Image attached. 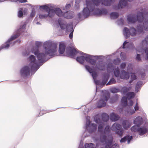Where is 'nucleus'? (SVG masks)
<instances>
[{
    "label": "nucleus",
    "instance_id": "nucleus-1",
    "mask_svg": "<svg viewBox=\"0 0 148 148\" xmlns=\"http://www.w3.org/2000/svg\"><path fill=\"white\" fill-rule=\"evenodd\" d=\"M42 44L40 42H36L35 43L36 47H34L32 49L33 53L37 56L39 62H45L46 60V55L53 56L56 55L57 50L58 44L55 42L47 41L45 42L43 44L44 49L45 50V54L40 53L38 48L42 45Z\"/></svg>",
    "mask_w": 148,
    "mask_h": 148
},
{
    "label": "nucleus",
    "instance_id": "nucleus-2",
    "mask_svg": "<svg viewBox=\"0 0 148 148\" xmlns=\"http://www.w3.org/2000/svg\"><path fill=\"white\" fill-rule=\"evenodd\" d=\"M140 10L141 11L138 12L136 16L134 14H129L127 18L129 23H133L137 21L141 23L144 20L142 26L140 25L137 26V32L139 34L143 32V28L145 31L148 30V12H146L145 9L140 8Z\"/></svg>",
    "mask_w": 148,
    "mask_h": 148
},
{
    "label": "nucleus",
    "instance_id": "nucleus-3",
    "mask_svg": "<svg viewBox=\"0 0 148 148\" xmlns=\"http://www.w3.org/2000/svg\"><path fill=\"white\" fill-rule=\"evenodd\" d=\"M29 59L30 62L29 66L31 67V69L28 66H26L22 68L20 71L21 75L23 77H26L29 75L31 70H35L36 71L39 68L38 66L39 61L38 62L36 60L34 55H30Z\"/></svg>",
    "mask_w": 148,
    "mask_h": 148
},
{
    "label": "nucleus",
    "instance_id": "nucleus-4",
    "mask_svg": "<svg viewBox=\"0 0 148 148\" xmlns=\"http://www.w3.org/2000/svg\"><path fill=\"white\" fill-rule=\"evenodd\" d=\"M92 2L97 6H98L101 2L102 4L105 5L109 6L110 3L108 1L105 0L102 2L101 0H86V4L87 7L85 8L83 10V16L87 18L90 15V11H92L94 9V6L92 4Z\"/></svg>",
    "mask_w": 148,
    "mask_h": 148
},
{
    "label": "nucleus",
    "instance_id": "nucleus-5",
    "mask_svg": "<svg viewBox=\"0 0 148 148\" xmlns=\"http://www.w3.org/2000/svg\"><path fill=\"white\" fill-rule=\"evenodd\" d=\"M66 53L68 56L73 58L77 53H78L82 56H79L77 57L76 60L79 63L83 64L85 60V55L86 54L76 50L74 48L71 47H68L66 50Z\"/></svg>",
    "mask_w": 148,
    "mask_h": 148
},
{
    "label": "nucleus",
    "instance_id": "nucleus-6",
    "mask_svg": "<svg viewBox=\"0 0 148 148\" xmlns=\"http://www.w3.org/2000/svg\"><path fill=\"white\" fill-rule=\"evenodd\" d=\"M130 31L129 29L125 27L123 29V34L126 37V38L128 37L130 35L134 36L136 35L137 33L136 30L134 27H131L130 29Z\"/></svg>",
    "mask_w": 148,
    "mask_h": 148
},
{
    "label": "nucleus",
    "instance_id": "nucleus-7",
    "mask_svg": "<svg viewBox=\"0 0 148 148\" xmlns=\"http://www.w3.org/2000/svg\"><path fill=\"white\" fill-rule=\"evenodd\" d=\"M110 97V95H103L101 99L97 103V107L100 108L105 106L106 105V102Z\"/></svg>",
    "mask_w": 148,
    "mask_h": 148
},
{
    "label": "nucleus",
    "instance_id": "nucleus-8",
    "mask_svg": "<svg viewBox=\"0 0 148 148\" xmlns=\"http://www.w3.org/2000/svg\"><path fill=\"white\" fill-rule=\"evenodd\" d=\"M95 121L97 123L99 124L98 128V131L100 132H102L103 131V123L102 121L99 118L98 115H95L94 117Z\"/></svg>",
    "mask_w": 148,
    "mask_h": 148
},
{
    "label": "nucleus",
    "instance_id": "nucleus-9",
    "mask_svg": "<svg viewBox=\"0 0 148 148\" xmlns=\"http://www.w3.org/2000/svg\"><path fill=\"white\" fill-rule=\"evenodd\" d=\"M20 34L19 33H17L15 35H14L10 38V39L6 42L5 44L1 46V47L2 48H8L9 47L10 45V42L12 40H13L17 38H18Z\"/></svg>",
    "mask_w": 148,
    "mask_h": 148
},
{
    "label": "nucleus",
    "instance_id": "nucleus-10",
    "mask_svg": "<svg viewBox=\"0 0 148 148\" xmlns=\"http://www.w3.org/2000/svg\"><path fill=\"white\" fill-rule=\"evenodd\" d=\"M66 45L64 42H59L58 51L60 54H63L65 52V49L66 50V49L68 47H67L66 48ZM65 51H66V50ZM65 55L68 56L66 54V52H65Z\"/></svg>",
    "mask_w": 148,
    "mask_h": 148
},
{
    "label": "nucleus",
    "instance_id": "nucleus-11",
    "mask_svg": "<svg viewBox=\"0 0 148 148\" xmlns=\"http://www.w3.org/2000/svg\"><path fill=\"white\" fill-rule=\"evenodd\" d=\"M85 67L86 69L90 73H92V75L94 79H95L97 77V74L95 71H94L88 65H85Z\"/></svg>",
    "mask_w": 148,
    "mask_h": 148
},
{
    "label": "nucleus",
    "instance_id": "nucleus-12",
    "mask_svg": "<svg viewBox=\"0 0 148 148\" xmlns=\"http://www.w3.org/2000/svg\"><path fill=\"white\" fill-rule=\"evenodd\" d=\"M133 0H121L118 4V8H122L126 6L127 4V1H131Z\"/></svg>",
    "mask_w": 148,
    "mask_h": 148
},
{
    "label": "nucleus",
    "instance_id": "nucleus-13",
    "mask_svg": "<svg viewBox=\"0 0 148 148\" xmlns=\"http://www.w3.org/2000/svg\"><path fill=\"white\" fill-rule=\"evenodd\" d=\"M147 131L148 129L145 127H139L138 129V133L139 135L142 136L145 134L147 132Z\"/></svg>",
    "mask_w": 148,
    "mask_h": 148
},
{
    "label": "nucleus",
    "instance_id": "nucleus-14",
    "mask_svg": "<svg viewBox=\"0 0 148 148\" xmlns=\"http://www.w3.org/2000/svg\"><path fill=\"white\" fill-rule=\"evenodd\" d=\"M120 77L122 79H128L129 78V75L128 72L123 70L121 72Z\"/></svg>",
    "mask_w": 148,
    "mask_h": 148
},
{
    "label": "nucleus",
    "instance_id": "nucleus-15",
    "mask_svg": "<svg viewBox=\"0 0 148 148\" xmlns=\"http://www.w3.org/2000/svg\"><path fill=\"white\" fill-rule=\"evenodd\" d=\"M134 123L138 126L141 125L143 123L142 118L140 116L137 117L134 120Z\"/></svg>",
    "mask_w": 148,
    "mask_h": 148
},
{
    "label": "nucleus",
    "instance_id": "nucleus-16",
    "mask_svg": "<svg viewBox=\"0 0 148 148\" xmlns=\"http://www.w3.org/2000/svg\"><path fill=\"white\" fill-rule=\"evenodd\" d=\"M132 138V136H130L129 135H127L121 138L120 140V142L121 143H123L126 142L127 140L128 144H129L130 140Z\"/></svg>",
    "mask_w": 148,
    "mask_h": 148
},
{
    "label": "nucleus",
    "instance_id": "nucleus-17",
    "mask_svg": "<svg viewBox=\"0 0 148 148\" xmlns=\"http://www.w3.org/2000/svg\"><path fill=\"white\" fill-rule=\"evenodd\" d=\"M121 128V126L119 124L115 123H114L111 127V130L113 131H116L120 130Z\"/></svg>",
    "mask_w": 148,
    "mask_h": 148
},
{
    "label": "nucleus",
    "instance_id": "nucleus-18",
    "mask_svg": "<svg viewBox=\"0 0 148 148\" xmlns=\"http://www.w3.org/2000/svg\"><path fill=\"white\" fill-rule=\"evenodd\" d=\"M97 129V125L94 123H92L91 124L90 127L87 128L89 132L90 133L95 132L96 131Z\"/></svg>",
    "mask_w": 148,
    "mask_h": 148
},
{
    "label": "nucleus",
    "instance_id": "nucleus-19",
    "mask_svg": "<svg viewBox=\"0 0 148 148\" xmlns=\"http://www.w3.org/2000/svg\"><path fill=\"white\" fill-rule=\"evenodd\" d=\"M73 12L71 11H68L65 12L63 15L64 17L67 19H70L73 17Z\"/></svg>",
    "mask_w": 148,
    "mask_h": 148
},
{
    "label": "nucleus",
    "instance_id": "nucleus-20",
    "mask_svg": "<svg viewBox=\"0 0 148 148\" xmlns=\"http://www.w3.org/2000/svg\"><path fill=\"white\" fill-rule=\"evenodd\" d=\"M107 13L106 10L105 9H102L101 10L99 9H97L95 13L98 15H100L102 14H106Z\"/></svg>",
    "mask_w": 148,
    "mask_h": 148
},
{
    "label": "nucleus",
    "instance_id": "nucleus-21",
    "mask_svg": "<svg viewBox=\"0 0 148 148\" xmlns=\"http://www.w3.org/2000/svg\"><path fill=\"white\" fill-rule=\"evenodd\" d=\"M110 118L112 121H115L118 120L119 117L118 115L112 113L110 115Z\"/></svg>",
    "mask_w": 148,
    "mask_h": 148
},
{
    "label": "nucleus",
    "instance_id": "nucleus-22",
    "mask_svg": "<svg viewBox=\"0 0 148 148\" xmlns=\"http://www.w3.org/2000/svg\"><path fill=\"white\" fill-rule=\"evenodd\" d=\"M132 88V87L131 86L128 88L127 86H125L122 88L121 91L123 94L125 95L127 94V92L131 89Z\"/></svg>",
    "mask_w": 148,
    "mask_h": 148
},
{
    "label": "nucleus",
    "instance_id": "nucleus-23",
    "mask_svg": "<svg viewBox=\"0 0 148 148\" xmlns=\"http://www.w3.org/2000/svg\"><path fill=\"white\" fill-rule=\"evenodd\" d=\"M122 125L124 128L126 130L131 125V123L127 120H125L123 121Z\"/></svg>",
    "mask_w": 148,
    "mask_h": 148
},
{
    "label": "nucleus",
    "instance_id": "nucleus-24",
    "mask_svg": "<svg viewBox=\"0 0 148 148\" xmlns=\"http://www.w3.org/2000/svg\"><path fill=\"white\" fill-rule=\"evenodd\" d=\"M55 13L58 16L61 17L63 16V14L61 9L59 8H57L54 9Z\"/></svg>",
    "mask_w": 148,
    "mask_h": 148
},
{
    "label": "nucleus",
    "instance_id": "nucleus-25",
    "mask_svg": "<svg viewBox=\"0 0 148 148\" xmlns=\"http://www.w3.org/2000/svg\"><path fill=\"white\" fill-rule=\"evenodd\" d=\"M102 120L104 122H107L109 119V116L108 115L105 113H103L101 115Z\"/></svg>",
    "mask_w": 148,
    "mask_h": 148
},
{
    "label": "nucleus",
    "instance_id": "nucleus-26",
    "mask_svg": "<svg viewBox=\"0 0 148 148\" xmlns=\"http://www.w3.org/2000/svg\"><path fill=\"white\" fill-rule=\"evenodd\" d=\"M137 79V77L135 75V73H131L130 75V80L129 81V83H131L134 80Z\"/></svg>",
    "mask_w": 148,
    "mask_h": 148
},
{
    "label": "nucleus",
    "instance_id": "nucleus-27",
    "mask_svg": "<svg viewBox=\"0 0 148 148\" xmlns=\"http://www.w3.org/2000/svg\"><path fill=\"white\" fill-rule=\"evenodd\" d=\"M121 103L122 106H126L127 105V98L126 97H122L121 99Z\"/></svg>",
    "mask_w": 148,
    "mask_h": 148
},
{
    "label": "nucleus",
    "instance_id": "nucleus-28",
    "mask_svg": "<svg viewBox=\"0 0 148 148\" xmlns=\"http://www.w3.org/2000/svg\"><path fill=\"white\" fill-rule=\"evenodd\" d=\"M143 82H142L139 81L137 82L136 86L135 91L136 92L138 91L140 88Z\"/></svg>",
    "mask_w": 148,
    "mask_h": 148
},
{
    "label": "nucleus",
    "instance_id": "nucleus-29",
    "mask_svg": "<svg viewBox=\"0 0 148 148\" xmlns=\"http://www.w3.org/2000/svg\"><path fill=\"white\" fill-rule=\"evenodd\" d=\"M135 95L133 92H129L126 94V96L129 99H131L134 97Z\"/></svg>",
    "mask_w": 148,
    "mask_h": 148
},
{
    "label": "nucleus",
    "instance_id": "nucleus-30",
    "mask_svg": "<svg viewBox=\"0 0 148 148\" xmlns=\"http://www.w3.org/2000/svg\"><path fill=\"white\" fill-rule=\"evenodd\" d=\"M47 12L48 13V16L50 17H53L55 14L54 10L53 9H51Z\"/></svg>",
    "mask_w": 148,
    "mask_h": 148
},
{
    "label": "nucleus",
    "instance_id": "nucleus-31",
    "mask_svg": "<svg viewBox=\"0 0 148 148\" xmlns=\"http://www.w3.org/2000/svg\"><path fill=\"white\" fill-rule=\"evenodd\" d=\"M119 15L118 13L114 12L111 13L110 14V16L112 19H116L119 16Z\"/></svg>",
    "mask_w": 148,
    "mask_h": 148
},
{
    "label": "nucleus",
    "instance_id": "nucleus-32",
    "mask_svg": "<svg viewBox=\"0 0 148 148\" xmlns=\"http://www.w3.org/2000/svg\"><path fill=\"white\" fill-rule=\"evenodd\" d=\"M139 127V126L137 125H134L132 126L131 128L132 131L134 132H138V129Z\"/></svg>",
    "mask_w": 148,
    "mask_h": 148
},
{
    "label": "nucleus",
    "instance_id": "nucleus-33",
    "mask_svg": "<svg viewBox=\"0 0 148 148\" xmlns=\"http://www.w3.org/2000/svg\"><path fill=\"white\" fill-rule=\"evenodd\" d=\"M110 132V127L108 126H106L105 128L104 131V134L105 135L109 134Z\"/></svg>",
    "mask_w": 148,
    "mask_h": 148
},
{
    "label": "nucleus",
    "instance_id": "nucleus-34",
    "mask_svg": "<svg viewBox=\"0 0 148 148\" xmlns=\"http://www.w3.org/2000/svg\"><path fill=\"white\" fill-rule=\"evenodd\" d=\"M40 9H43L45 10L47 12L50 10L51 9L46 5H42L40 6Z\"/></svg>",
    "mask_w": 148,
    "mask_h": 148
},
{
    "label": "nucleus",
    "instance_id": "nucleus-35",
    "mask_svg": "<svg viewBox=\"0 0 148 148\" xmlns=\"http://www.w3.org/2000/svg\"><path fill=\"white\" fill-rule=\"evenodd\" d=\"M123 130L121 128L120 130L116 131V133L120 137H121L123 135Z\"/></svg>",
    "mask_w": 148,
    "mask_h": 148
},
{
    "label": "nucleus",
    "instance_id": "nucleus-36",
    "mask_svg": "<svg viewBox=\"0 0 148 148\" xmlns=\"http://www.w3.org/2000/svg\"><path fill=\"white\" fill-rule=\"evenodd\" d=\"M94 144L92 143H86L84 145L85 148H94Z\"/></svg>",
    "mask_w": 148,
    "mask_h": 148
},
{
    "label": "nucleus",
    "instance_id": "nucleus-37",
    "mask_svg": "<svg viewBox=\"0 0 148 148\" xmlns=\"http://www.w3.org/2000/svg\"><path fill=\"white\" fill-rule=\"evenodd\" d=\"M114 74L115 76L117 77H118L119 76L120 71L119 69L117 68L115 69L114 71Z\"/></svg>",
    "mask_w": 148,
    "mask_h": 148
},
{
    "label": "nucleus",
    "instance_id": "nucleus-38",
    "mask_svg": "<svg viewBox=\"0 0 148 148\" xmlns=\"http://www.w3.org/2000/svg\"><path fill=\"white\" fill-rule=\"evenodd\" d=\"M116 82V80L114 78H112L109 82L106 84V85L112 84H115Z\"/></svg>",
    "mask_w": 148,
    "mask_h": 148
},
{
    "label": "nucleus",
    "instance_id": "nucleus-39",
    "mask_svg": "<svg viewBox=\"0 0 148 148\" xmlns=\"http://www.w3.org/2000/svg\"><path fill=\"white\" fill-rule=\"evenodd\" d=\"M39 17L40 19L46 18L48 17L47 14H40L39 15Z\"/></svg>",
    "mask_w": 148,
    "mask_h": 148
},
{
    "label": "nucleus",
    "instance_id": "nucleus-40",
    "mask_svg": "<svg viewBox=\"0 0 148 148\" xmlns=\"http://www.w3.org/2000/svg\"><path fill=\"white\" fill-rule=\"evenodd\" d=\"M111 92L113 93H116L119 92V90L115 88H113L110 89Z\"/></svg>",
    "mask_w": 148,
    "mask_h": 148
},
{
    "label": "nucleus",
    "instance_id": "nucleus-41",
    "mask_svg": "<svg viewBox=\"0 0 148 148\" xmlns=\"http://www.w3.org/2000/svg\"><path fill=\"white\" fill-rule=\"evenodd\" d=\"M48 112H49L48 111L46 110L42 109L41 110H40V112L39 114L40 115V116H41Z\"/></svg>",
    "mask_w": 148,
    "mask_h": 148
},
{
    "label": "nucleus",
    "instance_id": "nucleus-42",
    "mask_svg": "<svg viewBox=\"0 0 148 148\" xmlns=\"http://www.w3.org/2000/svg\"><path fill=\"white\" fill-rule=\"evenodd\" d=\"M142 43L143 44L145 43L146 44H148V43H147L146 42H143V41H142ZM145 52L146 54V59H148V48H147L145 50Z\"/></svg>",
    "mask_w": 148,
    "mask_h": 148
},
{
    "label": "nucleus",
    "instance_id": "nucleus-43",
    "mask_svg": "<svg viewBox=\"0 0 148 148\" xmlns=\"http://www.w3.org/2000/svg\"><path fill=\"white\" fill-rule=\"evenodd\" d=\"M89 63L92 65H94L96 63V60L95 59L91 58Z\"/></svg>",
    "mask_w": 148,
    "mask_h": 148
},
{
    "label": "nucleus",
    "instance_id": "nucleus-44",
    "mask_svg": "<svg viewBox=\"0 0 148 148\" xmlns=\"http://www.w3.org/2000/svg\"><path fill=\"white\" fill-rule=\"evenodd\" d=\"M120 61L119 59L118 58L116 59L113 61V63L117 65L119 64Z\"/></svg>",
    "mask_w": 148,
    "mask_h": 148
},
{
    "label": "nucleus",
    "instance_id": "nucleus-45",
    "mask_svg": "<svg viewBox=\"0 0 148 148\" xmlns=\"http://www.w3.org/2000/svg\"><path fill=\"white\" fill-rule=\"evenodd\" d=\"M26 27V24H24L22 27H21L20 28L19 31H22V32H24L25 29V28Z\"/></svg>",
    "mask_w": 148,
    "mask_h": 148
},
{
    "label": "nucleus",
    "instance_id": "nucleus-46",
    "mask_svg": "<svg viewBox=\"0 0 148 148\" xmlns=\"http://www.w3.org/2000/svg\"><path fill=\"white\" fill-rule=\"evenodd\" d=\"M91 58L89 57L87 55H86L85 57V60L88 62H89Z\"/></svg>",
    "mask_w": 148,
    "mask_h": 148
},
{
    "label": "nucleus",
    "instance_id": "nucleus-47",
    "mask_svg": "<svg viewBox=\"0 0 148 148\" xmlns=\"http://www.w3.org/2000/svg\"><path fill=\"white\" fill-rule=\"evenodd\" d=\"M90 120H87L86 123V128H88L90 126Z\"/></svg>",
    "mask_w": 148,
    "mask_h": 148
},
{
    "label": "nucleus",
    "instance_id": "nucleus-48",
    "mask_svg": "<svg viewBox=\"0 0 148 148\" xmlns=\"http://www.w3.org/2000/svg\"><path fill=\"white\" fill-rule=\"evenodd\" d=\"M134 110L136 111L138 110L139 109V107L138 106L137 102H136L135 106L134 107Z\"/></svg>",
    "mask_w": 148,
    "mask_h": 148
},
{
    "label": "nucleus",
    "instance_id": "nucleus-49",
    "mask_svg": "<svg viewBox=\"0 0 148 148\" xmlns=\"http://www.w3.org/2000/svg\"><path fill=\"white\" fill-rule=\"evenodd\" d=\"M23 16V12L22 10H19L18 12V16L19 17H21Z\"/></svg>",
    "mask_w": 148,
    "mask_h": 148
},
{
    "label": "nucleus",
    "instance_id": "nucleus-50",
    "mask_svg": "<svg viewBox=\"0 0 148 148\" xmlns=\"http://www.w3.org/2000/svg\"><path fill=\"white\" fill-rule=\"evenodd\" d=\"M59 25H60V27L62 29H65L66 27V25L65 24H60V23H59Z\"/></svg>",
    "mask_w": 148,
    "mask_h": 148
},
{
    "label": "nucleus",
    "instance_id": "nucleus-51",
    "mask_svg": "<svg viewBox=\"0 0 148 148\" xmlns=\"http://www.w3.org/2000/svg\"><path fill=\"white\" fill-rule=\"evenodd\" d=\"M126 66V64L125 63H123L121 65V68L123 69H124L125 68Z\"/></svg>",
    "mask_w": 148,
    "mask_h": 148
},
{
    "label": "nucleus",
    "instance_id": "nucleus-52",
    "mask_svg": "<svg viewBox=\"0 0 148 148\" xmlns=\"http://www.w3.org/2000/svg\"><path fill=\"white\" fill-rule=\"evenodd\" d=\"M136 59L138 61H140L141 60L140 55L139 54H137L136 56Z\"/></svg>",
    "mask_w": 148,
    "mask_h": 148
},
{
    "label": "nucleus",
    "instance_id": "nucleus-53",
    "mask_svg": "<svg viewBox=\"0 0 148 148\" xmlns=\"http://www.w3.org/2000/svg\"><path fill=\"white\" fill-rule=\"evenodd\" d=\"M128 42H127L126 41H125L123 44V49H125L126 48V47H125V45L127 44Z\"/></svg>",
    "mask_w": 148,
    "mask_h": 148
},
{
    "label": "nucleus",
    "instance_id": "nucleus-54",
    "mask_svg": "<svg viewBox=\"0 0 148 148\" xmlns=\"http://www.w3.org/2000/svg\"><path fill=\"white\" fill-rule=\"evenodd\" d=\"M35 12L33 10L31 12L30 14V16L32 17H33L35 15Z\"/></svg>",
    "mask_w": 148,
    "mask_h": 148
},
{
    "label": "nucleus",
    "instance_id": "nucleus-55",
    "mask_svg": "<svg viewBox=\"0 0 148 148\" xmlns=\"http://www.w3.org/2000/svg\"><path fill=\"white\" fill-rule=\"evenodd\" d=\"M146 42L147 43H148V36L145 38V40H143V42Z\"/></svg>",
    "mask_w": 148,
    "mask_h": 148
},
{
    "label": "nucleus",
    "instance_id": "nucleus-56",
    "mask_svg": "<svg viewBox=\"0 0 148 148\" xmlns=\"http://www.w3.org/2000/svg\"><path fill=\"white\" fill-rule=\"evenodd\" d=\"M20 2L22 3H25L27 2V0H17Z\"/></svg>",
    "mask_w": 148,
    "mask_h": 148
},
{
    "label": "nucleus",
    "instance_id": "nucleus-57",
    "mask_svg": "<svg viewBox=\"0 0 148 148\" xmlns=\"http://www.w3.org/2000/svg\"><path fill=\"white\" fill-rule=\"evenodd\" d=\"M73 31L71 32L70 34L69 37L70 38H72L73 36Z\"/></svg>",
    "mask_w": 148,
    "mask_h": 148
},
{
    "label": "nucleus",
    "instance_id": "nucleus-58",
    "mask_svg": "<svg viewBox=\"0 0 148 148\" xmlns=\"http://www.w3.org/2000/svg\"><path fill=\"white\" fill-rule=\"evenodd\" d=\"M130 106H132L133 104V102L132 100H130L129 103Z\"/></svg>",
    "mask_w": 148,
    "mask_h": 148
},
{
    "label": "nucleus",
    "instance_id": "nucleus-59",
    "mask_svg": "<svg viewBox=\"0 0 148 148\" xmlns=\"http://www.w3.org/2000/svg\"><path fill=\"white\" fill-rule=\"evenodd\" d=\"M135 112L134 110H132L131 112H130V114H132L135 113Z\"/></svg>",
    "mask_w": 148,
    "mask_h": 148
},
{
    "label": "nucleus",
    "instance_id": "nucleus-60",
    "mask_svg": "<svg viewBox=\"0 0 148 148\" xmlns=\"http://www.w3.org/2000/svg\"><path fill=\"white\" fill-rule=\"evenodd\" d=\"M132 66V64H128V66L127 68V71L129 70V69H130V68Z\"/></svg>",
    "mask_w": 148,
    "mask_h": 148
},
{
    "label": "nucleus",
    "instance_id": "nucleus-61",
    "mask_svg": "<svg viewBox=\"0 0 148 148\" xmlns=\"http://www.w3.org/2000/svg\"><path fill=\"white\" fill-rule=\"evenodd\" d=\"M71 7V5L69 4H68L66 6V8L67 9V8H69Z\"/></svg>",
    "mask_w": 148,
    "mask_h": 148
},
{
    "label": "nucleus",
    "instance_id": "nucleus-62",
    "mask_svg": "<svg viewBox=\"0 0 148 148\" xmlns=\"http://www.w3.org/2000/svg\"><path fill=\"white\" fill-rule=\"evenodd\" d=\"M97 68L99 70H101V71H103L104 70V68H100L99 67H97Z\"/></svg>",
    "mask_w": 148,
    "mask_h": 148
},
{
    "label": "nucleus",
    "instance_id": "nucleus-63",
    "mask_svg": "<svg viewBox=\"0 0 148 148\" xmlns=\"http://www.w3.org/2000/svg\"><path fill=\"white\" fill-rule=\"evenodd\" d=\"M122 53L121 52V56H122ZM121 59H122V60H125V58H123L122 56H121Z\"/></svg>",
    "mask_w": 148,
    "mask_h": 148
},
{
    "label": "nucleus",
    "instance_id": "nucleus-64",
    "mask_svg": "<svg viewBox=\"0 0 148 148\" xmlns=\"http://www.w3.org/2000/svg\"><path fill=\"white\" fill-rule=\"evenodd\" d=\"M130 45H131V46H132V47H133V46H134V45L133 44V43H131L130 44Z\"/></svg>",
    "mask_w": 148,
    "mask_h": 148
}]
</instances>
